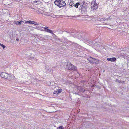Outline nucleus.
Listing matches in <instances>:
<instances>
[{
    "instance_id": "20",
    "label": "nucleus",
    "mask_w": 129,
    "mask_h": 129,
    "mask_svg": "<svg viewBox=\"0 0 129 129\" xmlns=\"http://www.w3.org/2000/svg\"><path fill=\"white\" fill-rule=\"evenodd\" d=\"M106 20H107V19L105 18H101L100 20L101 21H105Z\"/></svg>"
},
{
    "instance_id": "9",
    "label": "nucleus",
    "mask_w": 129,
    "mask_h": 129,
    "mask_svg": "<svg viewBox=\"0 0 129 129\" xmlns=\"http://www.w3.org/2000/svg\"><path fill=\"white\" fill-rule=\"evenodd\" d=\"M24 21L21 20L20 21H15V24L19 25H20L21 24H23L24 23Z\"/></svg>"
},
{
    "instance_id": "7",
    "label": "nucleus",
    "mask_w": 129,
    "mask_h": 129,
    "mask_svg": "<svg viewBox=\"0 0 129 129\" xmlns=\"http://www.w3.org/2000/svg\"><path fill=\"white\" fill-rule=\"evenodd\" d=\"M78 90L81 92L83 93L85 90L81 87L78 86L77 87Z\"/></svg>"
},
{
    "instance_id": "19",
    "label": "nucleus",
    "mask_w": 129,
    "mask_h": 129,
    "mask_svg": "<svg viewBox=\"0 0 129 129\" xmlns=\"http://www.w3.org/2000/svg\"><path fill=\"white\" fill-rule=\"evenodd\" d=\"M57 129H64V127L62 126H60Z\"/></svg>"
},
{
    "instance_id": "2",
    "label": "nucleus",
    "mask_w": 129,
    "mask_h": 129,
    "mask_svg": "<svg viewBox=\"0 0 129 129\" xmlns=\"http://www.w3.org/2000/svg\"><path fill=\"white\" fill-rule=\"evenodd\" d=\"M0 75L2 77L9 80H11L12 78L11 75L5 72L1 73Z\"/></svg>"
},
{
    "instance_id": "17",
    "label": "nucleus",
    "mask_w": 129,
    "mask_h": 129,
    "mask_svg": "<svg viewBox=\"0 0 129 129\" xmlns=\"http://www.w3.org/2000/svg\"><path fill=\"white\" fill-rule=\"evenodd\" d=\"M73 2H71L70 3V6H71V7H72L74 6V4Z\"/></svg>"
},
{
    "instance_id": "27",
    "label": "nucleus",
    "mask_w": 129,
    "mask_h": 129,
    "mask_svg": "<svg viewBox=\"0 0 129 129\" xmlns=\"http://www.w3.org/2000/svg\"><path fill=\"white\" fill-rule=\"evenodd\" d=\"M16 41H18L19 40V39L18 38L16 39Z\"/></svg>"
},
{
    "instance_id": "30",
    "label": "nucleus",
    "mask_w": 129,
    "mask_h": 129,
    "mask_svg": "<svg viewBox=\"0 0 129 129\" xmlns=\"http://www.w3.org/2000/svg\"><path fill=\"white\" fill-rule=\"evenodd\" d=\"M66 31H65L68 32V31H67V30H66Z\"/></svg>"
},
{
    "instance_id": "1",
    "label": "nucleus",
    "mask_w": 129,
    "mask_h": 129,
    "mask_svg": "<svg viewBox=\"0 0 129 129\" xmlns=\"http://www.w3.org/2000/svg\"><path fill=\"white\" fill-rule=\"evenodd\" d=\"M54 3L56 5H57L60 8L63 7L66 5L65 1L63 0H56Z\"/></svg>"
},
{
    "instance_id": "22",
    "label": "nucleus",
    "mask_w": 129,
    "mask_h": 129,
    "mask_svg": "<svg viewBox=\"0 0 129 129\" xmlns=\"http://www.w3.org/2000/svg\"><path fill=\"white\" fill-rule=\"evenodd\" d=\"M107 19V20H110L112 19L111 17V16H110L108 18H106Z\"/></svg>"
},
{
    "instance_id": "26",
    "label": "nucleus",
    "mask_w": 129,
    "mask_h": 129,
    "mask_svg": "<svg viewBox=\"0 0 129 129\" xmlns=\"http://www.w3.org/2000/svg\"><path fill=\"white\" fill-rule=\"evenodd\" d=\"M121 83H124V81H122L121 82Z\"/></svg>"
},
{
    "instance_id": "13",
    "label": "nucleus",
    "mask_w": 129,
    "mask_h": 129,
    "mask_svg": "<svg viewBox=\"0 0 129 129\" xmlns=\"http://www.w3.org/2000/svg\"><path fill=\"white\" fill-rule=\"evenodd\" d=\"M80 4L81 2H79L75 4L74 7L77 8L78 7V6L80 5Z\"/></svg>"
},
{
    "instance_id": "23",
    "label": "nucleus",
    "mask_w": 129,
    "mask_h": 129,
    "mask_svg": "<svg viewBox=\"0 0 129 129\" xmlns=\"http://www.w3.org/2000/svg\"><path fill=\"white\" fill-rule=\"evenodd\" d=\"M33 24L37 25H38L39 24L37 22L34 21Z\"/></svg>"
},
{
    "instance_id": "15",
    "label": "nucleus",
    "mask_w": 129,
    "mask_h": 129,
    "mask_svg": "<svg viewBox=\"0 0 129 129\" xmlns=\"http://www.w3.org/2000/svg\"><path fill=\"white\" fill-rule=\"evenodd\" d=\"M99 62L98 60L95 59H94L93 63L94 64H98L99 63Z\"/></svg>"
},
{
    "instance_id": "21",
    "label": "nucleus",
    "mask_w": 129,
    "mask_h": 129,
    "mask_svg": "<svg viewBox=\"0 0 129 129\" xmlns=\"http://www.w3.org/2000/svg\"><path fill=\"white\" fill-rule=\"evenodd\" d=\"M57 90L55 91L54 92H53V94H58V92Z\"/></svg>"
},
{
    "instance_id": "10",
    "label": "nucleus",
    "mask_w": 129,
    "mask_h": 129,
    "mask_svg": "<svg viewBox=\"0 0 129 129\" xmlns=\"http://www.w3.org/2000/svg\"><path fill=\"white\" fill-rule=\"evenodd\" d=\"M76 36L79 39H81L82 38V36L81 35V34L80 33H76L75 34Z\"/></svg>"
},
{
    "instance_id": "12",
    "label": "nucleus",
    "mask_w": 129,
    "mask_h": 129,
    "mask_svg": "<svg viewBox=\"0 0 129 129\" xmlns=\"http://www.w3.org/2000/svg\"><path fill=\"white\" fill-rule=\"evenodd\" d=\"M91 3H93L94 4H95V5H97V6H98V5L99 4L98 0H93L92 1Z\"/></svg>"
},
{
    "instance_id": "18",
    "label": "nucleus",
    "mask_w": 129,
    "mask_h": 129,
    "mask_svg": "<svg viewBox=\"0 0 129 129\" xmlns=\"http://www.w3.org/2000/svg\"><path fill=\"white\" fill-rule=\"evenodd\" d=\"M62 89L61 88L59 90H57L58 92V94L59 93H60L62 91Z\"/></svg>"
},
{
    "instance_id": "5",
    "label": "nucleus",
    "mask_w": 129,
    "mask_h": 129,
    "mask_svg": "<svg viewBox=\"0 0 129 129\" xmlns=\"http://www.w3.org/2000/svg\"><path fill=\"white\" fill-rule=\"evenodd\" d=\"M43 28H44V31L46 32L50 33L53 34V35H54V34L53 33L52 31L51 30L48 29V28H49L48 27L46 26L45 27H42Z\"/></svg>"
},
{
    "instance_id": "31",
    "label": "nucleus",
    "mask_w": 129,
    "mask_h": 129,
    "mask_svg": "<svg viewBox=\"0 0 129 129\" xmlns=\"http://www.w3.org/2000/svg\"><path fill=\"white\" fill-rule=\"evenodd\" d=\"M1 45H2V44L0 43V45L1 46Z\"/></svg>"
},
{
    "instance_id": "14",
    "label": "nucleus",
    "mask_w": 129,
    "mask_h": 129,
    "mask_svg": "<svg viewBox=\"0 0 129 129\" xmlns=\"http://www.w3.org/2000/svg\"><path fill=\"white\" fill-rule=\"evenodd\" d=\"M81 5L80 7L84 6H86L85 2V1H83L82 3H81Z\"/></svg>"
},
{
    "instance_id": "24",
    "label": "nucleus",
    "mask_w": 129,
    "mask_h": 129,
    "mask_svg": "<svg viewBox=\"0 0 129 129\" xmlns=\"http://www.w3.org/2000/svg\"><path fill=\"white\" fill-rule=\"evenodd\" d=\"M1 46L3 48V49H4V48H5L6 47L5 46L2 44V45H1Z\"/></svg>"
},
{
    "instance_id": "16",
    "label": "nucleus",
    "mask_w": 129,
    "mask_h": 129,
    "mask_svg": "<svg viewBox=\"0 0 129 129\" xmlns=\"http://www.w3.org/2000/svg\"><path fill=\"white\" fill-rule=\"evenodd\" d=\"M34 21H26L25 22V23H29L31 24H33Z\"/></svg>"
},
{
    "instance_id": "4",
    "label": "nucleus",
    "mask_w": 129,
    "mask_h": 129,
    "mask_svg": "<svg viewBox=\"0 0 129 129\" xmlns=\"http://www.w3.org/2000/svg\"><path fill=\"white\" fill-rule=\"evenodd\" d=\"M87 7L86 6H84L80 7L81 13L82 14H84L87 12Z\"/></svg>"
},
{
    "instance_id": "8",
    "label": "nucleus",
    "mask_w": 129,
    "mask_h": 129,
    "mask_svg": "<svg viewBox=\"0 0 129 129\" xmlns=\"http://www.w3.org/2000/svg\"><path fill=\"white\" fill-rule=\"evenodd\" d=\"M107 60L108 61H110L111 62H115L117 60L116 58L115 57L108 58Z\"/></svg>"
},
{
    "instance_id": "3",
    "label": "nucleus",
    "mask_w": 129,
    "mask_h": 129,
    "mask_svg": "<svg viewBox=\"0 0 129 129\" xmlns=\"http://www.w3.org/2000/svg\"><path fill=\"white\" fill-rule=\"evenodd\" d=\"M65 65L66 67H65L67 69H71L72 70H77V67L73 65L71 63H66Z\"/></svg>"
},
{
    "instance_id": "29",
    "label": "nucleus",
    "mask_w": 129,
    "mask_h": 129,
    "mask_svg": "<svg viewBox=\"0 0 129 129\" xmlns=\"http://www.w3.org/2000/svg\"><path fill=\"white\" fill-rule=\"evenodd\" d=\"M31 9H34L33 8H31Z\"/></svg>"
},
{
    "instance_id": "11",
    "label": "nucleus",
    "mask_w": 129,
    "mask_h": 129,
    "mask_svg": "<svg viewBox=\"0 0 129 129\" xmlns=\"http://www.w3.org/2000/svg\"><path fill=\"white\" fill-rule=\"evenodd\" d=\"M87 60L91 63H93L94 60V59L93 58L90 57V58H88Z\"/></svg>"
},
{
    "instance_id": "28",
    "label": "nucleus",
    "mask_w": 129,
    "mask_h": 129,
    "mask_svg": "<svg viewBox=\"0 0 129 129\" xmlns=\"http://www.w3.org/2000/svg\"><path fill=\"white\" fill-rule=\"evenodd\" d=\"M118 82L119 83H120L121 82V81H118Z\"/></svg>"
},
{
    "instance_id": "6",
    "label": "nucleus",
    "mask_w": 129,
    "mask_h": 129,
    "mask_svg": "<svg viewBox=\"0 0 129 129\" xmlns=\"http://www.w3.org/2000/svg\"><path fill=\"white\" fill-rule=\"evenodd\" d=\"M91 7L92 9L93 10H95L98 8V6L95 5L93 3H91Z\"/></svg>"
},
{
    "instance_id": "25",
    "label": "nucleus",
    "mask_w": 129,
    "mask_h": 129,
    "mask_svg": "<svg viewBox=\"0 0 129 129\" xmlns=\"http://www.w3.org/2000/svg\"><path fill=\"white\" fill-rule=\"evenodd\" d=\"M46 70H49V67L47 66H46Z\"/></svg>"
}]
</instances>
